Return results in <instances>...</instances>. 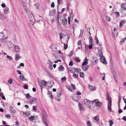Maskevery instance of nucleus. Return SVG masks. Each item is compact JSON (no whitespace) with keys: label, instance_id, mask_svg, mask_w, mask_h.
I'll use <instances>...</instances> for the list:
<instances>
[{"label":"nucleus","instance_id":"nucleus-1","mask_svg":"<svg viewBox=\"0 0 126 126\" xmlns=\"http://www.w3.org/2000/svg\"><path fill=\"white\" fill-rule=\"evenodd\" d=\"M88 59L86 57L85 58L84 60V62L82 65V68L83 71H86L89 67V65L87 64H88Z\"/></svg>","mask_w":126,"mask_h":126},{"label":"nucleus","instance_id":"nucleus-2","mask_svg":"<svg viewBox=\"0 0 126 126\" xmlns=\"http://www.w3.org/2000/svg\"><path fill=\"white\" fill-rule=\"evenodd\" d=\"M92 103L93 105L94 103H96L97 106L99 107H100L101 105V103L98 101V100H96L92 101Z\"/></svg>","mask_w":126,"mask_h":126},{"label":"nucleus","instance_id":"nucleus-3","mask_svg":"<svg viewBox=\"0 0 126 126\" xmlns=\"http://www.w3.org/2000/svg\"><path fill=\"white\" fill-rule=\"evenodd\" d=\"M47 82L45 81L42 80L39 82V84L41 87V89L42 90L44 86H46Z\"/></svg>","mask_w":126,"mask_h":126},{"label":"nucleus","instance_id":"nucleus-4","mask_svg":"<svg viewBox=\"0 0 126 126\" xmlns=\"http://www.w3.org/2000/svg\"><path fill=\"white\" fill-rule=\"evenodd\" d=\"M112 105V101L111 100H109V102L108 103V109L109 111L111 112L112 111L111 106Z\"/></svg>","mask_w":126,"mask_h":126},{"label":"nucleus","instance_id":"nucleus-5","mask_svg":"<svg viewBox=\"0 0 126 126\" xmlns=\"http://www.w3.org/2000/svg\"><path fill=\"white\" fill-rule=\"evenodd\" d=\"M84 102L85 105L86 106H89L91 103L90 101L87 99H84Z\"/></svg>","mask_w":126,"mask_h":126},{"label":"nucleus","instance_id":"nucleus-6","mask_svg":"<svg viewBox=\"0 0 126 126\" xmlns=\"http://www.w3.org/2000/svg\"><path fill=\"white\" fill-rule=\"evenodd\" d=\"M100 60L102 62L105 64H106L107 62L106 61V59L104 56H102L100 58Z\"/></svg>","mask_w":126,"mask_h":126},{"label":"nucleus","instance_id":"nucleus-7","mask_svg":"<svg viewBox=\"0 0 126 126\" xmlns=\"http://www.w3.org/2000/svg\"><path fill=\"white\" fill-rule=\"evenodd\" d=\"M30 101V102L32 104H34L35 103H36V98L33 97H32V98H31Z\"/></svg>","mask_w":126,"mask_h":126},{"label":"nucleus","instance_id":"nucleus-8","mask_svg":"<svg viewBox=\"0 0 126 126\" xmlns=\"http://www.w3.org/2000/svg\"><path fill=\"white\" fill-rule=\"evenodd\" d=\"M19 79L20 81H22L26 80V79L24 75H20L19 76Z\"/></svg>","mask_w":126,"mask_h":126},{"label":"nucleus","instance_id":"nucleus-9","mask_svg":"<svg viewBox=\"0 0 126 126\" xmlns=\"http://www.w3.org/2000/svg\"><path fill=\"white\" fill-rule=\"evenodd\" d=\"M62 94V93H60L58 95H57V96L55 97L56 100H57L58 101H60L61 100L60 96Z\"/></svg>","mask_w":126,"mask_h":126},{"label":"nucleus","instance_id":"nucleus-10","mask_svg":"<svg viewBox=\"0 0 126 126\" xmlns=\"http://www.w3.org/2000/svg\"><path fill=\"white\" fill-rule=\"evenodd\" d=\"M54 83V82L53 81L51 80L50 81L49 83H48L47 86L49 88L51 87L53 85Z\"/></svg>","mask_w":126,"mask_h":126},{"label":"nucleus","instance_id":"nucleus-11","mask_svg":"<svg viewBox=\"0 0 126 126\" xmlns=\"http://www.w3.org/2000/svg\"><path fill=\"white\" fill-rule=\"evenodd\" d=\"M121 9L123 10H126V3H124L122 5Z\"/></svg>","mask_w":126,"mask_h":126},{"label":"nucleus","instance_id":"nucleus-12","mask_svg":"<svg viewBox=\"0 0 126 126\" xmlns=\"http://www.w3.org/2000/svg\"><path fill=\"white\" fill-rule=\"evenodd\" d=\"M89 87L91 91H94L95 89L96 88L94 86H92L90 85H89Z\"/></svg>","mask_w":126,"mask_h":126},{"label":"nucleus","instance_id":"nucleus-13","mask_svg":"<svg viewBox=\"0 0 126 126\" xmlns=\"http://www.w3.org/2000/svg\"><path fill=\"white\" fill-rule=\"evenodd\" d=\"M69 69L70 72L71 73L74 72L75 71V70L74 68L72 67H70Z\"/></svg>","mask_w":126,"mask_h":126},{"label":"nucleus","instance_id":"nucleus-14","mask_svg":"<svg viewBox=\"0 0 126 126\" xmlns=\"http://www.w3.org/2000/svg\"><path fill=\"white\" fill-rule=\"evenodd\" d=\"M94 119L96 122H98L99 119L98 115H97L95 116L94 118Z\"/></svg>","mask_w":126,"mask_h":126},{"label":"nucleus","instance_id":"nucleus-15","mask_svg":"<svg viewBox=\"0 0 126 126\" xmlns=\"http://www.w3.org/2000/svg\"><path fill=\"white\" fill-rule=\"evenodd\" d=\"M67 22L66 19H64L62 20V24L64 25H66L67 24Z\"/></svg>","mask_w":126,"mask_h":126},{"label":"nucleus","instance_id":"nucleus-16","mask_svg":"<svg viewBox=\"0 0 126 126\" xmlns=\"http://www.w3.org/2000/svg\"><path fill=\"white\" fill-rule=\"evenodd\" d=\"M125 23V21L124 20H122L120 23V27H122L123 24Z\"/></svg>","mask_w":126,"mask_h":126},{"label":"nucleus","instance_id":"nucleus-17","mask_svg":"<svg viewBox=\"0 0 126 126\" xmlns=\"http://www.w3.org/2000/svg\"><path fill=\"white\" fill-rule=\"evenodd\" d=\"M75 60L77 63H79L80 62V60L78 57H75Z\"/></svg>","mask_w":126,"mask_h":126},{"label":"nucleus","instance_id":"nucleus-18","mask_svg":"<svg viewBox=\"0 0 126 126\" xmlns=\"http://www.w3.org/2000/svg\"><path fill=\"white\" fill-rule=\"evenodd\" d=\"M26 96L27 98L29 100H30V99L32 98L31 96L30 95V94L29 93H27L26 94Z\"/></svg>","mask_w":126,"mask_h":126},{"label":"nucleus","instance_id":"nucleus-19","mask_svg":"<svg viewBox=\"0 0 126 126\" xmlns=\"http://www.w3.org/2000/svg\"><path fill=\"white\" fill-rule=\"evenodd\" d=\"M15 51L16 52H18L19 51V47L18 46H15Z\"/></svg>","mask_w":126,"mask_h":126},{"label":"nucleus","instance_id":"nucleus-20","mask_svg":"<svg viewBox=\"0 0 126 126\" xmlns=\"http://www.w3.org/2000/svg\"><path fill=\"white\" fill-rule=\"evenodd\" d=\"M93 39L92 36H90L89 37V42L90 44H93Z\"/></svg>","mask_w":126,"mask_h":126},{"label":"nucleus","instance_id":"nucleus-21","mask_svg":"<svg viewBox=\"0 0 126 126\" xmlns=\"http://www.w3.org/2000/svg\"><path fill=\"white\" fill-rule=\"evenodd\" d=\"M106 97L107 98V99L108 102H109V100H111V101H112L111 98L109 97V94L108 92L107 93V94L106 95Z\"/></svg>","mask_w":126,"mask_h":126},{"label":"nucleus","instance_id":"nucleus-22","mask_svg":"<svg viewBox=\"0 0 126 126\" xmlns=\"http://www.w3.org/2000/svg\"><path fill=\"white\" fill-rule=\"evenodd\" d=\"M12 42L10 41H9L7 43V45L9 48H11L12 47Z\"/></svg>","mask_w":126,"mask_h":126},{"label":"nucleus","instance_id":"nucleus-23","mask_svg":"<svg viewBox=\"0 0 126 126\" xmlns=\"http://www.w3.org/2000/svg\"><path fill=\"white\" fill-rule=\"evenodd\" d=\"M66 79L65 77H64L61 79V81L62 82H65L66 80Z\"/></svg>","mask_w":126,"mask_h":126},{"label":"nucleus","instance_id":"nucleus-24","mask_svg":"<svg viewBox=\"0 0 126 126\" xmlns=\"http://www.w3.org/2000/svg\"><path fill=\"white\" fill-rule=\"evenodd\" d=\"M20 56L18 54H17L16 56H15V59L16 61H18L20 58Z\"/></svg>","mask_w":126,"mask_h":126},{"label":"nucleus","instance_id":"nucleus-25","mask_svg":"<svg viewBox=\"0 0 126 126\" xmlns=\"http://www.w3.org/2000/svg\"><path fill=\"white\" fill-rule=\"evenodd\" d=\"M59 70L60 71H63L64 70V67L62 65H61L59 68Z\"/></svg>","mask_w":126,"mask_h":126},{"label":"nucleus","instance_id":"nucleus-26","mask_svg":"<svg viewBox=\"0 0 126 126\" xmlns=\"http://www.w3.org/2000/svg\"><path fill=\"white\" fill-rule=\"evenodd\" d=\"M59 35H60L59 38L61 40L63 36L64 35V34L62 32H61L59 33Z\"/></svg>","mask_w":126,"mask_h":126},{"label":"nucleus","instance_id":"nucleus-27","mask_svg":"<svg viewBox=\"0 0 126 126\" xmlns=\"http://www.w3.org/2000/svg\"><path fill=\"white\" fill-rule=\"evenodd\" d=\"M29 24L30 26L32 27L34 25V23L31 20L30 21L29 23Z\"/></svg>","mask_w":126,"mask_h":126},{"label":"nucleus","instance_id":"nucleus-28","mask_svg":"<svg viewBox=\"0 0 126 126\" xmlns=\"http://www.w3.org/2000/svg\"><path fill=\"white\" fill-rule=\"evenodd\" d=\"M6 16L2 15H0V19H4L5 18Z\"/></svg>","mask_w":126,"mask_h":126},{"label":"nucleus","instance_id":"nucleus-29","mask_svg":"<svg viewBox=\"0 0 126 126\" xmlns=\"http://www.w3.org/2000/svg\"><path fill=\"white\" fill-rule=\"evenodd\" d=\"M80 33L79 34V37H81L82 35L83 32V30H80Z\"/></svg>","mask_w":126,"mask_h":126},{"label":"nucleus","instance_id":"nucleus-30","mask_svg":"<svg viewBox=\"0 0 126 126\" xmlns=\"http://www.w3.org/2000/svg\"><path fill=\"white\" fill-rule=\"evenodd\" d=\"M126 41V37L124 39H121L120 42V44L121 45L123 42Z\"/></svg>","mask_w":126,"mask_h":126},{"label":"nucleus","instance_id":"nucleus-31","mask_svg":"<svg viewBox=\"0 0 126 126\" xmlns=\"http://www.w3.org/2000/svg\"><path fill=\"white\" fill-rule=\"evenodd\" d=\"M78 107L79 108L80 110H81L82 109V106L81 105V104L80 103H78Z\"/></svg>","mask_w":126,"mask_h":126},{"label":"nucleus","instance_id":"nucleus-32","mask_svg":"<svg viewBox=\"0 0 126 126\" xmlns=\"http://www.w3.org/2000/svg\"><path fill=\"white\" fill-rule=\"evenodd\" d=\"M48 94L49 95V97H50L51 98H53V95L52 94V93L48 91Z\"/></svg>","mask_w":126,"mask_h":126},{"label":"nucleus","instance_id":"nucleus-33","mask_svg":"<svg viewBox=\"0 0 126 126\" xmlns=\"http://www.w3.org/2000/svg\"><path fill=\"white\" fill-rule=\"evenodd\" d=\"M87 125L88 126H92L91 122L89 121H87Z\"/></svg>","mask_w":126,"mask_h":126},{"label":"nucleus","instance_id":"nucleus-34","mask_svg":"<svg viewBox=\"0 0 126 126\" xmlns=\"http://www.w3.org/2000/svg\"><path fill=\"white\" fill-rule=\"evenodd\" d=\"M67 87L69 90L70 91H72V90L71 89L70 86L69 85H67Z\"/></svg>","mask_w":126,"mask_h":126},{"label":"nucleus","instance_id":"nucleus-35","mask_svg":"<svg viewBox=\"0 0 126 126\" xmlns=\"http://www.w3.org/2000/svg\"><path fill=\"white\" fill-rule=\"evenodd\" d=\"M116 30V29L115 28H114L113 29V31H112V35L113 36H115V31Z\"/></svg>","mask_w":126,"mask_h":126},{"label":"nucleus","instance_id":"nucleus-36","mask_svg":"<svg viewBox=\"0 0 126 126\" xmlns=\"http://www.w3.org/2000/svg\"><path fill=\"white\" fill-rule=\"evenodd\" d=\"M4 35L2 33H0V39H1L4 37Z\"/></svg>","mask_w":126,"mask_h":126},{"label":"nucleus","instance_id":"nucleus-37","mask_svg":"<svg viewBox=\"0 0 126 126\" xmlns=\"http://www.w3.org/2000/svg\"><path fill=\"white\" fill-rule=\"evenodd\" d=\"M80 77H83L84 76V74L83 72H81L80 73Z\"/></svg>","mask_w":126,"mask_h":126},{"label":"nucleus","instance_id":"nucleus-38","mask_svg":"<svg viewBox=\"0 0 126 126\" xmlns=\"http://www.w3.org/2000/svg\"><path fill=\"white\" fill-rule=\"evenodd\" d=\"M68 47V45L67 44H64V50L66 49Z\"/></svg>","mask_w":126,"mask_h":126},{"label":"nucleus","instance_id":"nucleus-39","mask_svg":"<svg viewBox=\"0 0 126 126\" xmlns=\"http://www.w3.org/2000/svg\"><path fill=\"white\" fill-rule=\"evenodd\" d=\"M121 99H122L121 96V95H120L119 97L118 103L120 104Z\"/></svg>","mask_w":126,"mask_h":126},{"label":"nucleus","instance_id":"nucleus-40","mask_svg":"<svg viewBox=\"0 0 126 126\" xmlns=\"http://www.w3.org/2000/svg\"><path fill=\"white\" fill-rule=\"evenodd\" d=\"M5 117H6V118L9 119H10L11 118V117L10 115L8 114L5 115Z\"/></svg>","mask_w":126,"mask_h":126},{"label":"nucleus","instance_id":"nucleus-41","mask_svg":"<svg viewBox=\"0 0 126 126\" xmlns=\"http://www.w3.org/2000/svg\"><path fill=\"white\" fill-rule=\"evenodd\" d=\"M71 85L72 87V88L74 90H75L76 89V88L75 86V85H73V84L71 83Z\"/></svg>","mask_w":126,"mask_h":126},{"label":"nucleus","instance_id":"nucleus-42","mask_svg":"<svg viewBox=\"0 0 126 126\" xmlns=\"http://www.w3.org/2000/svg\"><path fill=\"white\" fill-rule=\"evenodd\" d=\"M81 69L80 68H77L75 71H76V72L77 73H79Z\"/></svg>","mask_w":126,"mask_h":126},{"label":"nucleus","instance_id":"nucleus-43","mask_svg":"<svg viewBox=\"0 0 126 126\" xmlns=\"http://www.w3.org/2000/svg\"><path fill=\"white\" fill-rule=\"evenodd\" d=\"M12 79H10L8 81V82L10 84H11L12 83Z\"/></svg>","mask_w":126,"mask_h":126},{"label":"nucleus","instance_id":"nucleus-44","mask_svg":"<svg viewBox=\"0 0 126 126\" xmlns=\"http://www.w3.org/2000/svg\"><path fill=\"white\" fill-rule=\"evenodd\" d=\"M95 40L96 41V44L98 45V44L99 41L98 38L97 37L95 38Z\"/></svg>","mask_w":126,"mask_h":126},{"label":"nucleus","instance_id":"nucleus-45","mask_svg":"<svg viewBox=\"0 0 126 126\" xmlns=\"http://www.w3.org/2000/svg\"><path fill=\"white\" fill-rule=\"evenodd\" d=\"M8 9L7 8H6L5 10H4V13H7L8 12Z\"/></svg>","mask_w":126,"mask_h":126},{"label":"nucleus","instance_id":"nucleus-46","mask_svg":"<svg viewBox=\"0 0 126 126\" xmlns=\"http://www.w3.org/2000/svg\"><path fill=\"white\" fill-rule=\"evenodd\" d=\"M24 89H27L28 88V86L27 84H25L24 86Z\"/></svg>","mask_w":126,"mask_h":126},{"label":"nucleus","instance_id":"nucleus-47","mask_svg":"<svg viewBox=\"0 0 126 126\" xmlns=\"http://www.w3.org/2000/svg\"><path fill=\"white\" fill-rule=\"evenodd\" d=\"M29 119L31 121H32L34 119V117L33 116H31L29 118Z\"/></svg>","mask_w":126,"mask_h":126},{"label":"nucleus","instance_id":"nucleus-48","mask_svg":"<svg viewBox=\"0 0 126 126\" xmlns=\"http://www.w3.org/2000/svg\"><path fill=\"white\" fill-rule=\"evenodd\" d=\"M7 58L10 60H11L12 59V58L8 55H7Z\"/></svg>","mask_w":126,"mask_h":126},{"label":"nucleus","instance_id":"nucleus-49","mask_svg":"<svg viewBox=\"0 0 126 126\" xmlns=\"http://www.w3.org/2000/svg\"><path fill=\"white\" fill-rule=\"evenodd\" d=\"M78 45H81V40L79 41L78 42Z\"/></svg>","mask_w":126,"mask_h":126},{"label":"nucleus","instance_id":"nucleus-50","mask_svg":"<svg viewBox=\"0 0 126 126\" xmlns=\"http://www.w3.org/2000/svg\"><path fill=\"white\" fill-rule=\"evenodd\" d=\"M98 61V60L97 59H96L93 61V63H97Z\"/></svg>","mask_w":126,"mask_h":126},{"label":"nucleus","instance_id":"nucleus-51","mask_svg":"<svg viewBox=\"0 0 126 126\" xmlns=\"http://www.w3.org/2000/svg\"><path fill=\"white\" fill-rule=\"evenodd\" d=\"M110 125H113V122L112 120H111L110 121Z\"/></svg>","mask_w":126,"mask_h":126},{"label":"nucleus","instance_id":"nucleus-52","mask_svg":"<svg viewBox=\"0 0 126 126\" xmlns=\"http://www.w3.org/2000/svg\"><path fill=\"white\" fill-rule=\"evenodd\" d=\"M61 60L59 59L58 60H56L54 61V63H56L58 62H61Z\"/></svg>","mask_w":126,"mask_h":126},{"label":"nucleus","instance_id":"nucleus-53","mask_svg":"<svg viewBox=\"0 0 126 126\" xmlns=\"http://www.w3.org/2000/svg\"><path fill=\"white\" fill-rule=\"evenodd\" d=\"M37 107L36 106H34L33 107V110H36Z\"/></svg>","mask_w":126,"mask_h":126},{"label":"nucleus","instance_id":"nucleus-54","mask_svg":"<svg viewBox=\"0 0 126 126\" xmlns=\"http://www.w3.org/2000/svg\"><path fill=\"white\" fill-rule=\"evenodd\" d=\"M115 14L117 16V17H118L120 15L119 13V12H116Z\"/></svg>","mask_w":126,"mask_h":126},{"label":"nucleus","instance_id":"nucleus-55","mask_svg":"<svg viewBox=\"0 0 126 126\" xmlns=\"http://www.w3.org/2000/svg\"><path fill=\"white\" fill-rule=\"evenodd\" d=\"M48 68L51 70H52L53 68L52 66L50 64H49V65Z\"/></svg>","mask_w":126,"mask_h":126},{"label":"nucleus","instance_id":"nucleus-56","mask_svg":"<svg viewBox=\"0 0 126 126\" xmlns=\"http://www.w3.org/2000/svg\"><path fill=\"white\" fill-rule=\"evenodd\" d=\"M55 5L54 3L53 2H52L51 4V6L52 8H54V7Z\"/></svg>","mask_w":126,"mask_h":126},{"label":"nucleus","instance_id":"nucleus-57","mask_svg":"<svg viewBox=\"0 0 126 126\" xmlns=\"http://www.w3.org/2000/svg\"><path fill=\"white\" fill-rule=\"evenodd\" d=\"M47 63L48 64H49L50 65L52 64V62L50 60H48V62H47Z\"/></svg>","mask_w":126,"mask_h":126},{"label":"nucleus","instance_id":"nucleus-58","mask_svg":"<svg viewBox=\"0 0 126 126\" xmlns=\"http://www.w3.org/2000/svg\"><path fill=\"white\" fill-rule=\"evenodd\" d=\"M90 45L88 47L90 49H91L92 48V45L93 44H90Z\"/></svg>","mask_w":126,"mask_h":126},{"label":"nucleus","instance_id":"nucleus-59","mask_svg":"<svg viewBox=\"0 0 126 126\" xmlns=\"http://www.w3.org/2000/svg\"><path fill=\"white\" fill-rule=\"evenodd\" d=\"M73 76L76 78H77L78 77V75L75 73L73 74Z\"/></svg>","mask_w":126,"mask_h":126},{"label":"nucleus","instance_id":"nucleus-60","mask_svg":"<svg viewBox=\"0 0 126 126\" xmlns=\"http://www.w3.org/2000/svg\"><path fill=\"white\" fill-rule=\"evenodd\" d=\"M43 122L46 126H48L47 123L46 121H43Z\"/></svg>","mask_w":126,"mask_h":126},{"label":"nucleus","instance_id":"nucleus-61","mask_svg":"<svg viewBox=\"0 0 126 126\" xmlns=\"http://www.w3.org/2000/svg\"><path fill=\"white\" fill-rule=\"evenodd\" d=\"M11 112H12L14 113H16V111L14 109H13L12 110H11Z\"/></svg>","mask_w":126,"mask_h":126},{"label":"nucleus","instance_id":"nucleus-62","mask_svg":"<svg viewBox=\"0 0 126 126\" xmlns=\"http://www.w3.org/2000/svg\"><path fill=\"white\" fill-rule=\"evenodd\" d=\"M1 6L2 7L4 8L5 7L6 5L5 4L3 3L1 4Z\"/></svg>","mask_w":126,"mask_h":126},{"label":"nucleus","instance_id":"nucleus-63","mask_svg":"<svg viewBox=\"0 0 126 126\" xmlns=\"http://www.w3.org/2000/svg\"><path fill=\"white\" fill-rule=\"evenodd\" d=\"M26 13H27V15L28 16H29L30 15L29 12L28 11H27V10H26Z\"/></svg>","mask_w":126,"mask_h":126},{"label":"nucleus","instance_id":"nucleus-64","mask_svg":"<svg viewBox=\"0 0 126 126\" xmlns=\"http://www.w3.org/2000/svg\"><path fill=\"white\" fill-rule=\"evenodd\" d=\"M122 119L126 121V117L125 116H123Z\"/></svg>","mask_w":126,"mask_h":126}]
</instances>
